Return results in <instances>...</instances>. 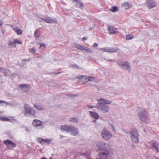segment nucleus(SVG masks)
I'll use <instances>...</instances> for the list:
<instances>
[{
    "instance_id": "obj_1",
    "label": "nucleus",
    "mask_w": 159,
    "mask_h": 159,
    "mask_svg": "<svg viewBox=\"0 0 159 159\" xmlns=\"http://www.w3.org/2000/svg\"><path fill=\"white\" fill-rule=\"evenodd\" d=\"M96 145L99 150L102 151V152L108 151L109 154H111L112 151H113V149L110 145L103 141H98L96 142Z\"/></svg>"
},
{
    "instance_id": "obj_2",
    "label": "nucleus",
    "mask_w": 159,
    "mask_h": 159,
    "mask_svg": "<svg viewBox=\"0 0 159 159\" xmlns=\"http://www.w3.org/2000/svg\"><path fill=\"white\" fill-rule=\"evenodd\" d=\"M62 131L67 132H71V134L74 136L77 135L79 132L78 129L72 125H62L61 126Z\"/></svg>"
},
{
    "instance_id": "obj_3",
    "label": "nucleus",
    "mask_w": 159,
    "mask_h": 159,
    "mask_svg": "<svg viewBox=\"0 0 159 159\" xmlns=\"http://www.w3.org/2000/svg\"><path fill=\"white\" fill-rule=\"evenodd\" d=\"M139 119L142 121L148 123L149 121L148 113L144 108H142L138 113Z\"/></svg>"
},
{
    "instance_id": "obj_4",
    "label": "nucleus",
    "mask_w": 159,
    "mask_h": 159,
    "mask_svg": "<svg viewBox=\"0 0 159 159\" xmlns=\"http://www.w3.org/2000/svg\"><path fill=\"white\" fill-rule=\"evenodd\" d=\"M24 108L25 111L24 115L25 116H35V110L33 108L29 107L28 104L26 103L25 104Z\"/></svg>"
},
{
    "instance_id": "obj_5",
    "label": "nucleus",
    "mask_w": 159,
    "mask_h": 159,
    "mask_svg": "<svg viewBox=\"0 0 159 159\" xmlns=\"http://www.w3.org/2000/svg\"><path fill=\"white\" fill-rule=\"evenodd\" d=\"M129 135L132 140L133 142L136 143L138 142V137L139 134L136 129H134L131 130L129 133Z\"/></svg>"
},
{
    "instance_id": "obj_6",
    "label": "nucleus",
    "mask_w": 159,
    "mask_h": 159,
    "mask_svg": "<svg viewBox=\"0 0 159 159\" xmlns=\"http://www.w3.org/2000/svg\"><path fill=\"white\" fill-rule=\"evenodd\" d=\"M101 136L104 139L107 140L112 137V134L111 132L104 128L102 131Z\"/></svg>"
},
{
    "instance_id": "obj_7",
    "label": "nucleus",
    "mask_w": 159,
    "mask_h": 159,
    "mask_svg": "<svg viewBox=\"0 0 159 159\" xmlns=\"http://www.w3.org/2000/svg\"><path fill=\"white\" fill-rule=\"evenodd\" d=\"M113 151H112L111 154H108L107 152H101L98 155V159H107L108 157H111L113 155Z\"/></svg>"
},
{
    "instance_id": "obj_8",
    "label": "nucleus",
    "mask_w": 159,
    "mask_h": 159,
    "mask_svg": "<svg viewBox=\"0 0 159 159\" xmlns=\"http://www.w3.org/2000/svg\"><path fill=\"white\" fill-rule=\"evenodd\" d=\"M96 108L102 113H108L110 110V108L109 106L106 105H97L96 106Z\"/></svg>"
},
{
    "instance_id": "obj_9",
    "label": "nucleus",
    "mask_w": 159,
    "mask_h": 159,
    "mask_svg": "<svg viewBox=\"0 0 159 159\" xmlns=\"http://www.w3.org/2000/svg\"><path fill=\"white\" fill-rule=\"evenodd\" d=\"M39 18L47 23L52 24L57 23L56 19L47 16L43 18L39 17Z\"/></svg>"
},
{
    "instance_id": "obj_10",
    "label": "nucleus",
    "mask_w": 159,
    "mask_h": 159,
    "mask_svg": "<svg viewBox=\"0 0 159 159\" xmlns=\"http://www.w3.org/2000/svg\"><path fill=\"white\" fill-rule=\"evenodd\" d=\"M3 143L9 149H11L13 148H14L16 146V144L9 139L4 140Z\"/></svg>"
},
{
    "instance_id": "obj_11",
    "label": "nucleus",
    "mask_w": 159,
    "mask_h": 159,
    "mask_svg": "<svg viewBox=\"0 0 159 159\" xmlns=\"http://www.w3.org/2000/svg\"><path fill=\"white\" fill-rule=\"evenodd\" d=\"M147 7L151 9L157 6V4L154 0H147L146 2Z\"/></svg>"
},
{
    "instance_id": "obj_12",
    "label": "nucleus",
    "mask_w": 159,
    "mask_h": 159,
    "mask_svg": "<svg viewBox=\"0 0 159 159\" xmlns=\"http://www.w3.org/2000/svg\"><path fill=\"white\" fill-rule=\"evenodd\" d=\"M32 124L34 126L37 127H39L40 129H42L43 128V126L42 125V121L38 120L35 119L34 120Z\"/></svg>"
},
{
    "instance_id": "obj_13",
    "label": "nucleus",
    "mask_w": 159,
    "mask_h": 159,
    "mask_svg": "<svg viewBox=\"0 0 159 159\" xmlns=\"http://www.w3.org/2000/svg\"><path fill=\"white\" fill-rule=\"evenodd\" d=\"M19 88L25 92L28 91L30 89L29 85L27 84H23L20 85Z\"/></svg>"
},
{
    "instance_id": "obj_14",
    "label": "nucleus",
    "mask_w": 159,
    "mask_h": 159,
    "mask_svg": "<svg viewBox=\"0 0 159 159\" xmlns=\"http://www.w3.org/2000/svg\"><path fill=\"white\" fill-rule=\"evenodd\" d=\"M121 68L125 70H127L129 72L130 71L131 69L129 63L128 61L125 62L123 64H122Z\"/></svg>"
},
{
    "instance_id": "obj_15",
    "label": "nucleus",
    "mask_w": 159,
    "mask_h": 159,
    "mask_svg": "<svg viewBox=\"0 0 159 159\" xmlns=\"http://www.w3.org/2000/svg\"><path fill=\"white\" fill-rule=\"evenodd\" d=\"M107 30L111 34H115L118 32L117 29L113 26H108Z\"/></svg>"
},
{
    "instance_id": "obj_16",
    "label": "nucleus",
    "mask_w": 159,
    "mask_h": 159,
    "mask_svg": "<svg viewBox=\"0 0 159 159\" xmlns=\"http://www.w3.org/2000/svg\"><path fill=\"white\" fill-rule=\"evenodd\" d=\"M74 2H75V6L76 7H79L82 9L84 7V4L80 0H75Z\"/></svg>"
},
{
    "instance_id": "obj_17",
    "label": "nucleus",
    "mask_w": 159,
    "mask_h": 159,
    "mask_svg": "<svg viewBox=\"0 0 159 159\" xmlns=\"http://www.w3.org/2000/svg\"><path fill=\"white\" fill-rule=\"evenodd\" d=\"M83 77L85 78V81H93L95 79V78L91 76H87L85 75H82L81 76L79 77V79H81Z\"/></svg>"
},
{
    "instance_id": "obj_18",
    "label": "nucleus",
    "mask_w": 159,
    "mask_h": 159,
    "mask_svg": "<svg viewBox=\"0 0 159 159\" xmlns=\"http://www.w3.org/2000/svg\"><path fill=\"white\" fill-rule=\"evenodd\" d=\"M89 112L91 116L94 118L95 119L97 120L98 118L99 115L98 113L91 111H89Z\"/></svg>"
},
{
    "instance_id": "obj_19",
    "label": "nucleus",
    "mask_w": 159,
    "mask_h": 159,
    "mask_svg": "<svg viewBox=\"0 0 159 159\" xmlns=\"http://www.w3.org/2000/svg\"><path fill=\"white\" fill-rule=\"evenodd\" d=\"M121 7L122 8L124 9H128L130 7V5L129 3L127 2H124L122 5Z\"/></svg>"
},
{
    "instance_id": "obj_20",
    "label": "nucleus",
    "mask_w": 159,
    "mask_h": 159,
    "mask_svg": "<svg viewBox=\"0 0 159 159\" xmlns=\"http://www.w3.org/2000/svg\"><path fill=\"white\" fill-rule=\"evenodd\" d=\"M13 30L19 35H21L22 34V30L19 29L17 27H16L13 28Z\"/></svg>"
},
{
    "instance_id": "obj_21",
    "label": "nucleus",
    "mask_w": 159,
    "mask_h": 159,
    "mask_svg": "<svg viewBox=\"0 0 159 159\" xmlns=\"http://www.w3.org/2000/svg\"><path fill=\"white\" fill-rule=\"evenodd\" d=\"M75 46L76 48L81 51L83 50L84 49V47L78 44H75Z\"/></svg>"
},
{
    "instance_id": "obj_22",
    "label": "nucleus",
    "mask_w": 159,
    "mask_h": 159,
    "mask_svg": "<svg viewBox=\"0 0 159 159\" xmlns=\"http://www.w3.org/2000/svg\"><path fill=\"white\" fill-rule=\"evenodd\" d=\"M118 50V48L115 47H111L109 48V52L114 53L116 52Z\"/></svg>"
},
{
    "instance_id": "obj_23",
    "label": "nucleus",
    "mask_w": 159,
    "mask_h": 159,
    "mask_svg": "<svg viewBox=\"0 0 159 159\" xmlns=\"http://www.w3.org/2000/svg\"><path fill=\"white\" fill-rule=\"evenodd\" d=\"M98 104L97 105H105L104 99L102 98H100L98 100Z\"/></svg>"
},
{
    "instance_id": "obj_24",
    "label": "nucleus",
    "mask_w": 159,
    "mask_h": 159,
    "mask_svg": "<svg viewBox=\"0 0 159 159\" xmlns=\"http://www.w3.org/2000/svg\"><path fill=\"white\" fill-rule=\"evenodd\" d=\"M158 143L156 141L152 143V146L158 152H159V149L158 148Z\"/></svg>"
},
{
    "instance_id": "obj_25",
    "label": "nucleus",
    "mask_w": 159,
    "mask_h": 159,
    "mask_svg": "<svg viewBox=\"0 0 159 159\" xmlns=\"http://www.w3.org/2000/svg\"><path fill=\"white\" fill-rule=\"evenodd\" d=\"M38 141L40 143H43V142H44V141H45L46 142H48V143L49 144L50 142V140H49L48 139H43L41 138H39L38 139Z\"/></svg>"
},
{
    "instance_id": "obj_26",
    "label": "nucleus",
    "mask_w": 159,
    "mask_h": 159,
    "mask_svg": "<svg viewBox=\"0 0 159 159\" xmlns=\"http://www.w3.org/2000/svg\"><path fill=\"white\" fill-rule=\"evenodd\" d=\"M109 10L112 12H115L118 10V8L117 6H113L109 9Z\"/></svg>"
},
{
    "instance_id": "obj_27",
    "label": "nucleus",
    "mask_w": 159,
    "mask_h": 159,
    "mask_svg": "<svg viewBox=\"0 0 159 159\" xmlns=\"http://www.w3.org/2000/svg\"><path fill=\"white\" fill-rule=\"evenodd\" d=\"M34 107L39 110H42L44 109V108L42 107L40 105H38L37 104H34Z\"/></svg>"
},
{
    "instance_id": "obj_28",
    "label": "nucleus",
    "mask_w": 159,
    "mask_h": 159,
    "mask_svg": "<svg viewBox=\"0 0 159 159\" xmlns=\"http://www.w3.org/2000/svg\"><path fill=\"white\" fill-rule=\"evenodd\" d=\"M124 62L122 59H120L117 62V64L118 65L120 68H121L122 66V64H123Z\"/></svg>"
},
{
    "instance_id": "obj_29",
    "label": "nucleus",
    "mask_w": 159,
    "mask_h": 159,
    "mask_svg": "<svg viewBox=\"0 0 159 159\" xmlns=\"http://www.w3.org/2000/svg\"><path fill=\"white\" fill-rule=\"evenodd\" d=\"M34 36L36 38H38L40 36L39 34V31L38 30H36L34 33Z\"/></svg>"
},
{
    "instance_id": "obj_30",
    "label": "nucleus",
    "mask_w": 159,
    "mask_h": 159,
    "mask_svg": "<svg viewBox=\"0 0 159 159\" xmlns=\"http://www.w3.org/2000/svg\"><path fill=\"white\" fill-rule=\"evenodd\" d=\"M69 121L73 123H78V119L76 117H72L69 119Z\"/></svg>"
},
{
    "instance_id": "obj_31",
    "label": "nucleus",
    "mask_w": 159,
    "mask_h": 159,
    "mask_svg": "<svg viewBox=\"0 0 159 159\" xmlns=\"http://www.w3.org/2000/svg\"><path fill=\"white\" fill-rule=\"evenodd\" d=\"M134 37L133 35L132 34H128L126 35V39L127 40H129Z\"/></svg>"
},
{
    "instance_id": "obj_32",
    "label": "nucleus",
    "mask_w": 159,
    "mask_h": 159,
    "mask_svg": "<svg viewBox=\"0 0 159 159\" xmlns=\"http://www.w3.org/2000/svg\"><path fill=\"white\" fill-rule=\"evenodd\" d=\"M5 73V75L9 76L11 75V72L9 70L6 69L4 72Z\"/></svg>"
},
{
    "instance_id": "obj_33",
    "label": "nucleus",
    "mask_w": 159,
    "mask_h": 159,
    "mask_svg": "<svg viewBox=\"0 0 159 159\" xmlns=\"http://www.w3.org/2000/svg\"><path fill=\"white\" fill-rule=\"evenodd\" d=\"M70 66L74 69H80V67L76 64H70Z\"/></svg>"
},
{
    "instance_id": "obj_34",
    "label": "nucleus",
    "mask_w": 159,
    "mask_h": 159,
    "mask_svg": "<svg viewBox=\"0 0 159 159\" xmlns=\"http://www.w3.org/2000/svg\"><path fill=\"white\" fill-rule=\"evenodd\" d=\"M109 47L102 48H100V49L102 50L104 52L109 53Z\"/></svg>"
},
{
    "instance_id": "obj_35",
    "label": "nucleus",
    "mask_w": 159,
    "mask_h": 159,
    "mask_svg": "<svg viewBox=\"0 0 159 159\" xmlns=\"http://www.w3.org/2000/svg\"><path fill=\"white\" fill-rule=\"evenodd\" d=\"M45 48V44L44 43H41L39 49H44Z\"/></svg>"
},
{
    "instance_id": "obj_36",
    "label": "nucleus",
    "mask_w": 159,
    "mask_h": 159,
    "mask_svg": "<svg viewBox=\"0 0 159 159\" xmlns=\"http://www.w3.org/2000/svg\"><path fill=\"white\" fill-rule=\"evenodd\" d=\"M84 50H85V51H87V52H89L91 53H93V51L91 50L90 48H88L84 47Z\"/></svg>"
},
{
    "instance_id": "obj_37",
    "label": "nucleus",
    "mask_w": 159,
    "mask_h": 159,
    "mask_svg": "<svg viewBox=\"0 0 159 159\" xmlns=\"http://www.w3.org/2000/svg\"><path fill=\"white\" fill-rule=\"evenodd\" d=\"M104 101H105V104H110L111 102L110 100H104Z\"/></svg>"
},
{
    "instance_id": "obj_38",
    "label": "nucleus",
    "mask_w": 159,
    "mask_h": 159,
    "mask_svg": "<svg viewBox=\"0 0 159 159\" xmlns=\"http://www.w3.org/2000/svg\"><path fill=\"white\" fill-rule=\"evenodd\" d=\"M30 52L33 53H35L36 50L34 48H30L29 49Z\"/></svg>"
},
{
    "instance_id": "obj_39",
    "label": "nucleus",
    "mask_w": 159,
    "mask_h": 159,
    "mask_svg": "<svg viewBox=\"0 0 159 159\" xmlns=\"http://www.w3.org/2000/svg\"><path fill=\"white\" fill-rule=\"evenodd\" d=\"M2 119L3 120L5 121H9L10 120V119H9L6 117H4L3 118H2Z\"/></svg>"
},
{
    "instance_id": "obj_40",
    "label": "nucleus",
    "mask_w": 159,
    "mask_h": 159,
    "mask_svg": "<svg viewBox=\"0 0 159 159\" xmlns=\"http://www.w3.org/2000/svg\"><path fill=\"white\" fill-rule=\"evenodd\" d=\"M13 44V42L11 41H9L8 44L10 47H12V45Z\"/></svg>"
},
{
    "instance_id": "obj_41",
    "label": "nucleus",
    "mask_w": 159,
    "mask_h": 159,
    "mask_svg": "<svg viewBox=\"0 0 159 159\" xmlns=\"http://www.w3.org/2000/svg\"><path fill=\"white\" fill-rule=\"evenodd\" d=\"M6 69L2 67H0V71L2 72H4Z\"/></svg>"
},
{
    "instance_id": "obj_42",
    "label": "nucleus",
    "mask_w": 159,
    "mask_h": 159,
    "mask_svg": "<svg viewBox=\"0 0 159 159\" xmlns=\"http://www.w3.org/2000/svg\"><path fill=\"white\" fill-rule=\"evenodd\" d=\"M87 107L88 108H95V107L96 108V106H93L91 105H88L87 106Z\"/></svg>"
},
{
    "instance_id": "obj_43",
    "label": "nucleus",
    "mask_w": 159,
    "mask_h": 159,
    "mask_svg": "<svg viewBox=\"0 0 159 159\" xmlns=\"http://www.w3.org/2000/svg\"><path fill=\"white\" fill-rule=\"evenodd\" d=\"M93 88L95 90H98V91L100 90V89H99L98 87L96 85H93Z\"/></svg>"
},
{
    "instance_id": "obj_44",
    "label": "nucleus",
    "mask_w": 159,
    "mask_h": 159,
    "mask_svg": "<svg viewBox=\"0 0 159 159\" xmlns=\"http://www.w3.org/2000/svg\"><path fill=\"white\" fill-rule=\"evenodd\" d=\"M14 40L16 41V43H17L18 44H22V43L21 42L19 41H18L16 39H15Z\"/></svg>"
},
{
    "instance_id": "obj_45",
    "label": "nucleus",
    "mask_w": 159,
    "mask_h": 159,
    "mask_svg": "<svg viewBox=\"0 0 159 159\" xmlns=\"http://www.w3.org/2000/svg\"><path fill=\"white\" fill-rule=\"evenodd\" d=\"M67 95L71 97H75L77 96L76 94H68Z\"/></svg>"
},
{
    "instance_id": "obj_46",
    "label": "nucleus",
    "mask_w": 159,
    "mask_h": 159,
    "mask_svg": "<svg viewBox=\"0 0 159 159\" xmlns=\"http://www.w3.org/2000/svg\"><path fill=\"white\" fill-rule=\"evenodd\" d=\"M2 102H3L4 103H6L7 104H7H8V102L5 101L0 100V105H1V103Z\"/></svg>"
},
{
    "instance_id": "obj_47",
    "label": "nucleus",
    "mask_w": 159,
    "mask_h": 159,
    "mask_svg": "<svg viewBox=\"0 0 159 159\" xmlns=\"http://www.w3.org/2000/svg\"><path fill=\"white\" fill-rule=\"evenodd\" d=\"M16 41L15 40H14V42H13V44L12 45V46L13 45L16 48Z\"/></svg>"
},
{
    "instance_id": "obj_48",
    "label": "nucleus",
    "mask_w": 159,
    "mask_h": 159,
    "mask_svg": "<svg viewBox=\"0 0 159 159\" xmlns=\"http://www.w3.org/2000/svg\"><path fill=\"white\" fill-rule=\"evenodd\" d=\"M93 46L94 47H97L98 46V44L96 43H94L93 44Z\"/></svg>"
},
{
    "instance_id": "obj_49",
    "label": "nucleus",
    "mask_w": 159,
    "mask_h": 159,
    "mask_svg": "<svg viewBox=\"0 0 159 159\" xmlns=\"http://www.w3.org/2000/svg\"><path fill=\"white\" fill-rule=\"evenodd\" d=\"M113 127H114V126L110 124L109 125V128L110 129H111V128H112Z\"/></svg>"
},
{
    "instance_id": "obj_50",
    "label": "nucleus",
    "mask_w": 159,
    "mask_h": 159,
    "mask_svg": "<svg viewBox=\"0 0 159 159\" xmlns=\"http://www.w3.org/2000/svg\"><path fill=\"white\" fill-rule=\"evenodd\" d=\"M30 60H29V59H23L22 60V61H30Z\"/></svg>"
},
{
    "instance_id": "obj_51",
    "label": "nucleus",
    "mask_w": 159,
    "mask_h": 159,
    "mask_svg": "<svg viewBox=\"0 0 159 159\" xmlns=\"http://www.w3.org/2000/svg\"><path fill=\"white\" fill-rule=\"evenodd\" d=\"M105 60H107L109 61H113V62H115V61H114L113 60H108V59H105Z\"/></svg>"
},
{
    "instance_id": "obj_52",
    "label": "nucleus",
    "mask_w": 159,
    "mask_h": 159,
    "mask_svg": "<svg viewBox=\"0 0 159 159\" xmlns=\"http://www.w3.org/2000/svg\"><path fill=\"white\" fill-rule=\"evenodd\" d=\"M3 23L2 20H0V26H2L3 25Z\"/></svg>"
},
{
    "instance_id": "obj_53",
    "label": "nucleus",
    "mask_w": 159,
    "mask_h": 159,
    "mask_svg": "<svg viewBox=\"0 0 159 159\" xmlns=\"http://www.w3.org/2000/svg\"><path fill=\"white\" fill-rule=\"evenodd\" d=\"M86 38H85V37H83V38H82V41H85V40H86Z\"/></svg>"
},
{
    "instance_id": "obj_54",
    "label": "nucleus",
    "mask_w": 159,
    "mask_h": 159,
    "mask_svg": "<svg viewBox=\"0 0 159 159\" xmlns=\"http://www.w3.org/2000/svg\"><path fill=\"white\" fill-rule=\"evenodd\" d=\"M62 72V71L59 72H55V73H54V74H59L61 73Z\"/></svg>"
},
{
    "instance_id": "obj_55",
    "label": "nucleus",
    "mask_w": 159,
    "mask_h": 159,
    "mask_svg": "<svg viewBox=\"0 0 159 159\" xmlns=\"http://www.w3.org/2000/svg\"><path fill=\"white\" fill-rule=\"evenodd\" d=\"M112 130L114 131V132H116V130L115 129L114 127L113 128H112Z\"/></svg>"
},
{
    "instance_id": "obj_56",
    "label": "nucleus",
    "mask_w": 159,
    "mask_h": 159,
    "mask_svg": "<svg viewBox=\"0 0 159 159\" xmlns=\"http://www.w3.org/2000/svg\"><path fill=\"white\" fill-rule=\"evenodd\" d=\"M157 85L159 87V82H157Z\"/></svg>"
},
{
    "instance_id": "obj_57",
    "label": "nucleus",
    "mask_w": 159,
    "mask_h": 159,
    "mask_svg": "<svg viewBox=\"0 0 159 159\" xmlns=\"http://www.w3.org/2000/svg\"><path fill=\"white\" fill-rule=\"evenodd\" d=\"M41 159H47L44 157H42Z\"/></svg>"
},
{
    "instance_id": "obj_58",
    "label": "nucleus",
    "mask_w": 159,
    "mask_h": 159,
    "mask_svg": "<svg viewBox=\"0 0 159 159\" xmlns=\"http://www.w3.org/2000/svg\"><path fill=\"white\" fill-rule=\"evenodd\" d=\"M85 78L86 77H82L81 79H85Z\"/></svg>"
},
{
    "instance_id": "obj_59",
    "label": "nucleus",
    "mask_w": 159,
    "mask_h": 159,
    "mask_svg": "<svg viewBox=\"0 0 159 159\" xmlns=\"http://www.w3.org/2000/svg\"><path fill=\"white\" fill-rule=\"evenodd\" d=\"M49 159H52V157H51Z\"/></svg>"
},
{
    "instance_id": "obj_60",
    "label": "nucleus",
    "mask_w": 159,
    "mask_h": 159,
    "mask_svg": "<svg viewBox=\"0 0 159 159\" xmlns=\"http://www.w3.org/2000/svg\"><path fill=\"white\" fill-rule=\"evenodd\" d=\"M96 122V120H94V122Z\"/></svg>"
},
{
    "instance_id": "obj_61",
    "label": "nucleus",
    "mask_w": 159,
    "mask_h": 159,
    "mask_svg": "<svg viewBox=\"0 0 159 159\" xmlns=\"http://www.w3.org/2000/svg\"><path fill=\"white\" fill-rule=\"evenodd\" d=\"M133 148H134V146L133 145Z\"/></svg>"
},
{
    "instance_id": "obj_62",
    "label": "nucleus",
    "mask_w": 159,
    "mask_h": 159,
    "mask_svg": "<svg viewBox=\"0 0 159 159\" xmlns=\"http://www.w3.org/2000/svg\"><path fill=\"white\" fill-rule=\"evenodd\" d=\"M89 30H91V28H90V29H89Z\"/></svg>"
},
{
    "instance_id": "obj_63",
    "label": "nucleus",
    "mask_w": 159,
    "mask_h": 159,
    "mask_svg": "<svg viewBox=\"0 0 159 159\" xmlns=\"http://www.w3.org/2000/svg\"><path fill=\"white\" fill-rule=\"evenodd\" d=\"M158 159H159V158Z\"/></svg>"
}]
</instances>
